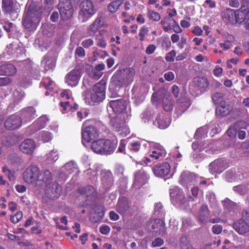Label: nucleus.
<instances>
[{"mask_svg":"<svg viewBox=\"0 0 249 249\" xmlns=\"http://www.w3.org/2000/svg\"><path fill=\"white\" fill-rule=\"evenodd\" d=\"M135 71L132 68H126L117 71L111 78L112 82L119 87L128 85L133 81Z\"/></svg>","mask_w":249,"mask_h":249,"instance_id":"1","label":"nucleus"},{"mask_svg":"<svg viewBox=\"0 0 249 249\" xmlns=\"http://www.w3.org/2000/svg\"><path fill=\"white\" fill-rule=\"evenodd\" d=\"M128 209V207L126 203L119 201L117 206V210L120 213H124Z\"/></svg>","mask_w":249,"mask_h":249,"instance_id":"44","label":"nucleus"},{"mask_svg":"<svg viewBox=\"0 0 249 249\" xmlns=\"http://www.w3.org/2000/svg\"><path fill=\"white\" fill-rule=\"evenodd\" d=\"M75 54L80 57H83L85 55L84 49L81 47H78L76 49Z\"/></svg>","mask_w":249,"mask_h":249,"instance_id":"60","label":"nucleus"},{"mask_svg":"<svg viewBox=\"0 0 249 249\" xmlns=\"http://www.w3.org/2000/svg\"><path fill=\"white\" fill-rule=\"evenodd\" d=\"M157 176L161 178L167 177V178L172 176V174L170 173V166L168 163L165 162L158 166L157 169Z\"/></svg>","mask_w":249,"mask_h":249,"instance_id":"23","label":"nucleus"},{"mask_svg":"<svg viewBox=\"0 0 249 249\" xmlns=\"http://www.w3.org/2000/svg\"><path fill=\"white\" fill-rule=\"evenodd\" d=\"M23 216L22 213L21 211H18L14 215H11L10 220L11 222L14 224L18 223L22 218Z\"/></svg>","mask_w":249,"mask_h":249,"instance_id":"49","label":"nucleus"},{"mask_svg":"<svg viewBox=\"0 0 249 249\" xmlns=\"http://www.w3.org/2000/svg\"><path fill=\"white\" fill-rule=\"evenodd\" d=\"M176 56V52L174 50H172L169 53H168L166 57V60L168 62H173L174 60V58Z\"/></svg>","mask_w":249,"mask_h":249,"instance_id":"58","label":"nucleus"},{"mask_svg":"<svg viewBox=\"0 0 249 249\" xmlns=\"http://www.w3.org/2000/svg\"><path fill=\"white\" fill-rule=\"evenodd\" d=\"M101 18L99 17L96 18L94 21L89 26L88 34L89 36H93L102 26Z\"/></svg>","mask_w":249,"mask_h":249,"instance_id":"28","label":"nucleus"},{"mask_svg":"<svg viewBox=\"0 0 249 249\" xmlns=\"http://www.w3.org/2000/svg\"><path fill=\"white\" fill-rule=\"evenodd\" d=\"M183 101L180 102V100H179L178 102V104L181 108L182 111H184L186 110L190 106V102L187 99H183Z\"/></svg>","mask_w":249,"mask_h":249,"instance_id":"50","label":"nucleus"},{"mask_svg":"<svg viewBox=\"0 0 249 249\" xmlns=\"http://www.w3.org/2000/svg\"><path fill=\"white\" fill-rule=\"evenodd\" d=\"M211 133L212 136H213L215 134L218 133L219 131H220L219 124L217 123L214 124H212L211 126Z\"/></svg>","mask_w":249,"mask_h":249,"instance_id":"59","label":"nucleus"},{"mask_svg":"<svg viewBox=\"0 0 249 249\" xmlns=\"http://www.w3.org/2000/svg\"><path fill=\"white\" fill-rule=\"evenodd\" d=\"M103 72L102 71H97L94 69L92 70L90 75L92 78L95 79H98L103 75Z\"/></svg>","mask_w":249,"mask_h":249,"instance_id":"56","label":"nucleus"},{"mask_svg":"<svg viewBox=\"0 0 249 249\" xmlns=\"http://www.w3.org/2000/svg\"><path fill=\"white\" fill-rule=\"evenodd\" d=\"M14 102L17 103L18 101L21 100L24 96V94L22 91L16 90L13 92Z\"/></svg>","mask_w":249,"mask_h":249,"instance_id":"47","label":"nucleus"},{"mask_svg":"<svg viewBox=\"0 0 249 249\" xmlns=\"http://www.w3.org/2000/svg\"><path fill=\"white\" fill-rule=\"evenodd\" d=\"M93 44V41L90 38L85 39L82 42V45L85 48H88L92 46Z\"/></svg>","mask_w":249,"mask_h":249,"instance_id":"64","label":"nucleus"},{"mask_svg":"<svg viewBox=\"0 0 249 249\" xmlns=\"http://www.w3.org/2000/svg\"><path fill=\"white\" fill-rule=\"evenodd\" d=\"M103 154H110L114 152L116 147V143L110 140L104 139Z\"/></svg>","mask_w":249,"mask_h":249,"instance_id":"27","label":"nucleus"},{"mask_svg":"<svg viewBox=\"0 0 249 249\" xmlns=\"http://www.w3.org/2000/svg\"><path fill=\"white\" fill-rule=\"evenodd\" d=\"M159 128L160 129H165L168 127L170 124V119L167 117L162 118L158 122Z\"/></svg>","mask_w":249,"mask_h":249,"instance_id":"45","label":"nucleus"},{"mask_svg":"<svg viewBox=\"0 0 249 249\" xmlns=\"http://www.w3.org/2000/svg\"><path fill=\"white\" fill-rule=\"evenodd\" d=\"M148 32V28L145 26H143L141 28L138 35L141 41L144 40V36L147 34Z\"/></svg>","mask_w":249,"mask_h":249,"instance_id":"55","label":"nucleus"},{"mask_svg":"<svg viewBox=\"0 0 249 249\" xmlns=\"http://www.w3.org/2000/svg\"><path fill=\"white\" fill-rule=\"evenodd\" d=\"M125 124L124 121L120 119L119 118H113L110 122V124L113 129L118 132L122 126V124Z\"/></svg>","mask_w":249,"mask_h":249,"instance_id":"34","label":"nucleus"},{"mask_svg":"<svg viewBox=\"0 0 249 249\" xmlns=\"http://www.w3.org/2000/svg\"><path fill=\"white\" fill-rule=\"evenodd\" d=\"M89 122V121H86L83 124L85 126L82 131V143L85 146L86 143L90 142L98 136L96 128L92 125H88Z\"/></svg>","mask_w":249,"mask_h":249,"instance_id":"6","label":"nucleus"},{"mask_svg":"<svg viewBox=\"0 0 249 249\" xmlns=\"http://www.w3.org/2000/svg\"><path fill=\"white\" fill-rule=\"evenodd\" d=\"M48 121L49 118L46 115L42 116L34 122L29 128L33 132L37 131L44 128Z\"/></svg>","mask_w":249,"mask_h":249,"instance_id":"22","label":"nucleus"},{"mask_svg":"<svg viewBox=\"0 0 249 249\" xmlns=\"http://www.w3.org/2000/svg\"><path fill=\"white\" fill-rule=\"evenodd\" d=\"M198 86L202 88H206L209 86V83L206 79L201 78L198 80Z\"/></svg>","mask_w":249,"mask_h":249,"instance_id":"57","label":"nucleus"},{"mask_svg":"<svg viewBox=\"0 0 249 249\" xmlns=\"http://www.w3.org/2000/svg\"><path fill=\"white\" fill-rule=\"evenodd\" d=\"M61 18L63 20L70 19L74 13L71 2L69 0L61 1L58 5Z\"/></svg>","mask_w":249,"mask_h":249,"instance_id":"7","label":"nucleus"},{"mask_svg":"<svg viewBox=\"0 0 249 249\" xmlns=\"http://www.w3.org/2000/svg\"><path fill=\"white\" fill-rule=\"evenodd\" d=\"M166 154V152L164 147L162 145L157 143V160L158 159H162Z\"/></svg>","mask_w":249,"mask_h":249,"instance_id":"40","label":"nucleus"},{"mask_svg":"<svg viewBox=\"0 0 249 249\" xmlns=\"http://www.w3.org/2000/svg\"><path fill=\"white\" fill-rule=\"evenodd\" d=\"M95 40L96 44L99 47L105 48L107 46V42L105 40L104 36L102 35L101 32L99 33L96 36Z\"/></svg>","mask_w":249,"mask_h":249,"instance_id":"37","label":"nucleus"},{"mask_svg":"<svg viewBox=\"0 0 249 249\" xmlns=\"http://www.w3.org/2000/svg\"><path fill=\"white\" fill-rule=\"evenodd\" d=\"M209 212L206 205H202L199 213V219L202 223L206 222L209 218Z\"/></svg>","mask_w":249,"mask_h":249,"instance_id":"31","label":"nucleus"},{"mask_svg":"<svg viewBox=\"0 0 249 249\" xmlns=\"http://www.w3.org/2000/svg\"><path fill=\"white\" fill-rule=\"evenodd\" d=\"M230 108L229 106L225 105L224 103H221L216 108L215 113L217 116L223 117L230 112Z\"/></svg>","mask_w":249,"mask_h":249,"instance_id":"30","label":"nucleus"},{"mask_svg":"<svg viewBox=\"0 0 249 249\" xmlns=\"http://www.w3.org/2000/svg\"><path fill=\"white\" fill-rule=\"evenodd\" d=\"M82 74L81 70L77 67L70 71L65 76V82L68 86L75 87L79 83Z\"/></svg>","mask_w":249,"mask_h":249,"instance_id":"9","label":"nucleus"},{"mask_svg":"<svg viewBox=\"0 0 249 249\" xmlns=\"http://www.w3.org/2000/svg\"><path fill=\"white\" fill-rule=\"evenodd\" d=\"M38 138L39 140L43 141L44 142H46L52 139L53 136L50 132L43 131L39 133Z\"/></svg>","mask_w":249,"mask_h":249,"instance_id":"38","label":"nucleus"},{"mask_svg":"<svg viewBox=\"0 0 249 249\" xmlns=\"http://www.w3.org/2000/svg\"><path fill=\"white\" fill-rule=\"evenodd\" d=\"M148 177L142 169L137 171L134 174V181L133 186L136 189L140 188L146 183Z\"/></svg>","mask_w":249,"mask_h":249,"instance_id":"18","label":"nucleus"},{"mask_svg":"<svg viewBox=\"0 0 249 249\" xmlns=\"http://www.w3.org/2000/svg\"><path fill=\"white\" fill-rule=\"evenodd\" d=\"M162 106L165 111H170L173 107V101L168 98H164L163 101Z\"/></svg>","mask_w":249,"mask_h":249,"instance_id":"41","label":"nucleus"},{"mask_svg":"<svg viewBox=\"0 0 249 249\" xmlns=\"http://www.w3.org/2000/svg\"><path fill=\"white\" fill-rule=\"evenodd\" d=\"M45 189L46 196L50 199L57 198L61 192V187L56 183L51 182L50 185H46Z\"/></svg>","mask_w":249,"mask_h":249,"instance_id":"13","label":"nucleus"},{"mask_svg":"<svg viewBox=\"0 0 249 249\" xmlns=\"http://www.w3.org/2000/svg\"><path fill=\"white\" fill-rule=\"evenodd\" d=\"M124 0H115L110 2L107 6L108 10L112 13L116 12L120 5L124 2Z\"/></svg>","mask_w":249,"mask_h":249,"instance_id":"32","label":"nucleus"},{"mask_svg":"<svg viewBox=\"0 0 249 249\" xmlns=\"http://www.w3.org/2000/svg\"><path fill=\"white\" fill-rule=\"evenodd\" d=\"M37 186H42L50 185L52 180V176L50 171L45 170L40 171L39 170Z\"/></svg>","mask_w":249,"mask_h":249,"instance_id":"21","label":"nucleus"},{"mask_svg":"<svg viewBox=\"0 0 249 249\" xmlns=\"http://www.w3.org/2000/svg\"><path fill=\"white\" fill-rule=\"evenodd\" d=\"M58 159L56 150H53L46 155V162L48 164H52L56 161Z\"/></svg>","mask_w":249,"mask_h":249,"instance_id":"35","label":"nucleus"},{"mask_svg":"<svg viewBox=\"0 0 249 249\" xmlns=\"http://www.w3.org/2000/svg\"><path fill=\"white\" fill-rule=\"evenodd\" d=\"M50 45V40L46 37L37 38L35 40V45L41 51H46Z\"/></svg>","mask_w":249,"mask_h":249,"instance_id":"25","label":"nucleus"},{"mask_svg":"<svg viewBox=\"0 0 249 249\" xmlns=\"http://www.w3.org/2000/svg\"><path fill=\"white\" fill-rule=\"evenodd\" d=\"M72 103L71 102H64L60 103L61 107H62V111L63 113H65L68 112L69 110L72 109V108L74 110L76 109L78 107V105L74 103L73 106H72Z\"/></svg>","mask_w":249,"mask_h":249,"instance_id":"33","label":"nucleus"},{"mask_svg":"<svg viewBox=\"0 0 249 249\" xmlns=\"http://www.w3.org/2000/svg\"><path fill=\"white\" fill-rule=\"evenodd\" d=\"M223 94L222 93L218 92L214 93L212 96V100L213 102L215 104H217L219 103H221L222 100Z\"/></svg>","mask_w":249,"mask_h":249,"instance_id":"54","label":"nucleus"},{"mask_svg":"<svg viewBox=\"0 0 249 249\" xmlns=\"http://www.w3.org/2000/svg\"><path fill=\"white\" fill-rule=\"evenodd\" d=\"M247 189L248 187L245 184L239 185L233 187L234 191L241 195L245 194Z\"/></svg>","mask_w":249,"mask_h":249,"instance_id":"48","label":"nucleus"},{"mask_svg":"<svg viewBox=\"0 0 249 249\" xmlns=\"http://www.w3.org/2000/svg\"><path fill=\"white\" fill-rule=\"evenodd\" d=\"M36 148L34 141L31 139H26L19 145L20 150L27 155H32Z\"/></svg>","mask_w":249,"mask_h":249,"instance_id":"16","label":"nucleus"},{"mask_svg":"<svg viewBox=\"0 0 249 249\" xmlns=\"http://www.w3.org/2000/svg\"><path fill=\"white\" fill-rule=\"evenodd\" d=\"M2 171L8 176L10 181H13L15 179L16 177L14 171L9 170L6 166L2 167Z\"/></svg>","mask_w":249,"mask_h":249,"instance_id":"43","label":"nucleus"},{"mask_svg":"<svg viewBox=\"0 0 249 249\" xmlns=\"http://www.w3.org/2000/svg\"><path fill=\"white\" fill-rule=\"evenodd\" d=\"M140 143L138 142H132L130 144V149L134 152H138L140 150Z\"/></svg>","mask_w":249,"mask_h":249,"instance_id":"63","label":"nucleus"},{"mask_svg":"<svg viewBox=\"0 0 249 249\" xmlns=\"http://www.w3.org/2000/svg\"><path fill=\"white\" fill-rule=\"evenodd\" d=\"M170 195L172 203L180 206L186 202L183 193L178 187L174 186L170 189Z\"/></svg>","mask_w":249,"mask_h":249,"instance_id":"8","label":"nucleus"},{"mask_svg":"<svg viewBox=\"0 0 249 249\" xmlns=\"http://www.w3.org/2000/svg\"><path fill=\"white\" fill-rule=\"evenodd\" d=\"M126 107V101L123 99H119L110 101L107 106V110L108 112L112 111L115 113H123Z\"/></svg>","mask_w":249,"mask_h":249,"instance_id":"11","label":"nucleus"},{"mask_svg":"<svg viewBox=\"0 0 249 249\" xmlns=\"http://www.w3.org/2000/svg\"><path fill=\"white\" fill-rule=\"evenodd\" d=\"M105 86L101 82L96 84L93 87L90 93V99L89 104L91 105L92 103L100 102L105 98Z\"/></svg>","mask_w":249,"mask_h":249,"instance_id":"4","label":"nucleus"},{"mask_svg":"<svg viewBox=\"0 0 249 249\" xmlns=\"http://www.w3.org/2000/svg\"><path fill=\"white\" fill-rule=\"evenodd\" d=\"M104 142V139L94 141L91 144V149L96 153L103 154Z\"/></svg>","mask_w":249,"mask_h":249,"instance_id":"29","label":"nucleus"},{"mask_svg":"<svg viewBox=\"0 0 249 249\" xmlns=\"http://www.w3.org/2000/svg\"><path fill=\"white\" fill-rule=\"evenodd\" d=\"M199 179L194 174L185 171L181 174L179 182L183 186L188 187V186L195 184Z\"/></svg>","mask_w":249,"mask_h":249,"instance_id":"14","label":"nucleus"},{"mask_svg":"<svg viewBox=\"0 0 249 249\" xmlns=\"http://www.w3.org/2000/svg\"><path fill=\"white\" fill-rule=\"evenodd\" d=\"M0 71L3 74L8 76H13L16 73L17 69L13 65L7 64L0 66Z\"/></svg>","mask_w":249,"mask_h":249,"instance_id":"26","label":"nucleus"},{"mask_svg":"<svg viewBox=\"0 0 249 249\" xmlns=\"http://www.w3.org/2000/svg\"><path fill=\"white\" fill-rule=\"evenodd\" d=\"M154 115V110L148 109L142 115V119L144 123L148 122Z\"/></svg>","mask_w":249,"mask_h":249,"instance_id":"42","label":"nucleus"},{"mask_svg":"<svg viewBox=\"0 0 249 249\" xmlns=\"http://www.w3.org/2000/svg\"><path fill=\"white\" fill-rule=\"evenodd\" d=\"M242 6L240 9L241 12L248 13L249 12V0H241Z\"/></svg>","mask_w":249,"mask_h":249,"instance_id":"53","label":"nucleus"},{"mask_svg":"<svg viewBox=\"0 0 249 249\" xmlns=\"http://www.w3.org/2000/svg\"><path fill=\"white\" fill-rule=\"evenodd\" d=\"M234 229L240 234L243 235L249 231V215L246 221L245 219H240L233 224Z\"/></svg>","mask_w":249,"mask_h":249,"instance_id":"17","label":"nucleus"},{"mask_svg":"<svg viewBox=\"0 0 249 249\" xmlns=\"http://www.w3.org/2000/svg\"><path fill=\"white\" fill-rule=\"evenodd\" d=\"M39 168L35 165H31L23 173V178L27 183L37 186Z\"/></svg>","mask_w":249,"mask_h":249,"instance_id":"5","label":"nucleus"},{"mask_svg":"<svg viewBox=\"0 0 249 249\" xmlns=\"http://www.w3.org/2000/svg\"><path fill=\"white\" fill-rule=\"evenodd\" d=\"M22 121L20 117L13 114L8 117L4 123L5 127L10 130L18 128L21 125Z\"/></svg>","mask_w":249,"mask_h":249,"instance_id":"20","label":"nucleus"},{"mask_svg":"<svg viewBox=\"0 0 249 249\" xmlns=\"http://www.w3.org/2000/svg\"><path fill=\"white\" fill-rule=\"evenodd\" d=\"M223 20L228 23L235 24L238 22V17L239 16V11H234L231 9H227L222 15Z\"/></svg>","mask_w":249,"mask_h":249,"instance_id":"15","label":"nucleus"},{"mask_svg":"<svg viewBox=\"0 0 249 249\" xmlns=\"http://www.w3.org/2000/svg\"><path fill=\"white\" fill-rule=\"evenodd\" d=\"M76 169V164L73 161H71L66 163L62 169L63 171L66 170V174H70L74 172Z\"/></svg>","mask_w":249,"mask_h":249,"instance_id":"36","label":"nucleus"},{"mask_svg":"<svg viewBox=\"0 0 249 249\" xmlns=\"http://www.w3.org/2000/svg\"><path fill=\"white\" fill-rule=\"evenodd\" d=\"M228 167L227 160L220 159L215 160L209 165L210 172L212 174H220Z\"/></svg>","mask_w":249,"mask_h":249,"instance_id":"12","label":"nucleus"},{"mask_svg":"<svg viewBox=\"0 0 249 249\" xmlns=\"http://www.w3.org/2000/svg\"><path fill=\"white\" fill-rule=\"evenodd\" d=\"M2 7L11 16H13L14 18H18L19 10L17 3H14L13 0H2Z\"/></svg>","mask_w":249,"mask_h":249,"instance_id":"19","label":"nucleus"},{"mask_svg":"<svg viewBox=\"0 0 249 249\" xmlns=\"http://www.w3.org/2000/svg\"><path fill=\"white\" fill-rule=\"evenodd\" d=\"M122 126L120 128V130L118 131L119 134L123 137L126 136L130 133L129 128L128 125L126 124H122Z\"/></svg>","mask_w":249,"mask_h":249,"instance_id":"46","label":"nucleus"},{"mask_svg":"<svg viewBox=\"0 0 249 249\" xmlns=\"http://www.w3.org/2000/svg\"><path fill=\"white\" fill-rule=\"evenodd\" d=\"M78 19L82 22L88 20L96 12L93 3L89 0H83L80 4Z\"/></svg>","mask_w":249,"mask_h":249,"instance_id":"2","label":"nucleus"},{"mask_svg":"<svg viewBox=\"0 0 249 249\" xmlns=\"http://www.w3.org/2000/svg\"><path fill=\"white\" fill-rule=\"evenodd\" d=\"M40 19V12L30 10L27 12L24 18L22 23L25 28L28 31H34L36 28Z\"/></svg>","mask_w":249,"mask_h":249,"instance_id":"3","label":"nucleus"},{"mask_svg":"<svg viewBox=\"0 0 249 249\" xmlns=\"http://www.w3.org/2000/svg\"><path fill=\"white\" fill-rule=\"evenodd\" d=\"M237 128L235 124L231 125L227 131V135L230 137H234L237 134Z\"/></svg>","mask_w":249,"mask_h":249,"instance_id":"51","label":"nucleus"},{"mask_svg":"<svg viewBox=\"0 0 249 249\" xmlns=\"http://www.w3.org/2000/svg\"><path fill=\"white\" fill-rule=\"evenodd\" d=\"M11 82V79L8 77H0V86H5Z\"/></svg>","mask_w":249,"mask_h":249,"instance_id":"61","label":"nucleus"},{"mask_svg":"<svg viewBox=\"0 0 249 249\" xmlns=\"http://www.w3.org/2000/svg\"><path fill=\"white\" fill-rule=\"evenodd\" d=\"M41 64L44 68L45 71L53 70L55 66V60L48 53L41 62Z\"/></svg>","mask_w":249,"mask_h":249,"instance_id":"24","label":"nucleus"},{"mask_svg":"<svg viewBox=\"0 0 249 249\" xmlns=\"http://www.w3.org/2000/svg\"><path fill=\"white\" fill-rule=\"evenodd\" d=\"M222 38L223 41L228 42L230 43H231L234 39V37L233 36L226 32L222 34Z\"/></svg>","mask_w":249,"mask_h":249,"instance_id":"52","label":"nucleus"},{"mask_svg":"<svg viewBox=\"0 0 249 249\" xmlns=\"http://www.w3.org/2000/svg\"><path fill=\"white\" fill-rule=\"evenodd\" d=\"M208 131V126H203L197 129L195 133V137L197 139L198 138L204 137Z\"/></svg>","mask_w":249,"mask_h":249,"instance_id":"39","label":"nucleus"},{"mask_svg":"<svg viewBox=\"0 0 249 249\" xmlns=\"http://www.w3.org/2000/svg\"><path fill=\"white\" fill-rule=\"evenodd\" d=\"M164 77L168 81H171L175 78L174 73L172 71H168L164 73Z\"/></svg>","mask_w":249,"mask_h":249,"instance_id":"62","label":"nucleus"},{"mask_svg":"<svg viewBox=\"0 0 249 249\" xmlns=\"http://www.w3.org/2000/svg\"><path fill=\"white\" fill-rule=\"evenodd\" d=\"M165 214V211L163 208V206L160 202L157 203V216L158 215L159 220L157 222V233L158 232L160 235H163L165 233L166 229L163 218Z\"/></svg>","mask_w":249,"mask_h":249,"instance_id":"10","label":"nucleus"}]
</instances>
